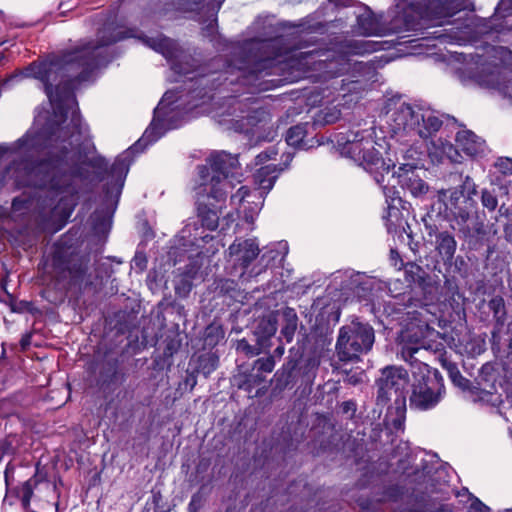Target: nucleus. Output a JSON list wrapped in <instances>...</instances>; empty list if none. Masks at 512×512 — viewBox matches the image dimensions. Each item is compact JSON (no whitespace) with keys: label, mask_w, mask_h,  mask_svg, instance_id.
<instances>
[{"label":"nucleus","mask_w":512,"mask_h":512,"mask_svg":"<svg viewBox=\"0 0 512 512\" xmlns=\"http://www.w3.org/2000/svg\"><path fill=\"white\" fill-rule=\"evenodd\" d=\"M308 123H301L289 128L286 133V143L295 148L304 147V139L307 135Z\"/></svg>","instance_id":"bb28decb"},{"label":"nucleus","mask_w":512,"mask_h":512,"mask_svg":"<svg viewBox=\"0 0 512 512\" xmlns=\"http://www.w3.org/2000/svg\"><path fill=\"white\" fill-rule=\"evenodd\" d=\"M131 266L138 272H143L147 266V258L145 254L142 252H136L135 256L132 259Z\"/></svg>","instance_id":"a19ab883"},{"label":"nucleus","mask_w":512,"mask_h":512,"mask_svg":"<svg viewBox=\"0 0 512 512\" xmlns=\"http://www.w3.org/2000/svg\"><path fill=\"white\" fill-rule=\"evenodd\" d=\"M443 474H445L444 469H437V470L434 472V475H433L432 480H433V481L440 480V479L442 478V475H443Z\"/></svg>","instance_id":"13d9d810"},{"label":"nucleus","mask_w":512,"mask_h":512,"mask_svg":"<svg viewBox=\"0 0 512 512\" xmlns=\"http://www.w3.org/2000/svg\"><path fill=\"white\" fill-rule=\"evenodd\" d=\"M238 169V156L226 151L212 152L207 165L198 166L199 183L195 191L200 225L196 222L187 223L179 234L180 248L189 253V258H209L223 246L206 230L217 229L219 214L228 193L234 188L233 179Z\"/></svg>","instance_id":"7ed1b4c3"},{"label":"nucleus","mask_w":512,"mask_h":512,"mask_svg":"<svg viewBox=\"0 0 512 512\" xmlns=\"http://www.w3.org/2000/svg\"><path fill=\"white\" fill-rule=\"evenodd\" d=\"M66 2V0H62L61 3H60V8H63L64 6V3Z\"/></svg>","instance_id":"338daca9"},{"label":"nucleus","mask_w":512,"mask_h":512,"mask_svg":"<svg viewBox=\"0 0 512 512\" xmlns=\"http://www.w3.org/2000/svg\"><path fill=\"white\" fill-rule=\"evenodd\" d=\"M289 252L288 243L284 240L270 243L263 247L262 254L253 264L252 275H261L268 269L280 268Z\"/></svg>","instance_id":"a211bd4d"},{"label":"nucleus","mask_w":512,"mask_h":512,"mask_svg":"<svg viewBox=\"0 0 512 512\" xmlns=\"http://www.w3.org/2000/svg\"><path fill=\"white\" fill-rule=\"evenodd\" d=\"M277 154L278 151L274 147H270L256 156L255 165L264 164L266 161L275 158Z\"/></svg>","instance_id":"79ce46f5"},{"label":"nucleus","mask_w":512,"mask_h":512,"mask_svg":"<svg viewBox=\"0 0 512 512\" xmlns=\"http://www.w3.org/2000/svg\"><path fill=\"white\" fill-rule=\"evenodd\" d=\"M262 325H264V333L267 336H272L277 331L276 321L272 318H269L267 320H263Z\"/></svg>","instance_id":"49530a36"},{"label":"nucleus","mask_w":512,"mask_h":512,"mask_svg":"<svg viewBox=\"0 0 512 512\" xmlns=\"http://www.w3.org/2000/svg\"><path fill=\"white\" fill-rule=\"evenodd\" d=\"M457 189L464 191L465 200H471V202H473L474 209L476 210L477 209V201L475 198L478 195V191H477V185L475 184L473 179L469 176H466L462 185Z\"/></svg>","instance_id":"473e14b6"},{"label":"nucleus","mask_w":512,"mask_h":512,"mask_svg":"<svg viewBox=\"0 0 512 512\" xmlns=\"http://www.w3.org/2000/svg\"><path fill=\"white\" fill-rule=\"evenodd\" d=\"M481 203L489 211H494L498 206L497 197L487 189H483L481 192Z\"/></svg>","instance_id":"4c0bfd02"},{"label":"nucleus","mask_w":512,"mask_h":512,"mask_svg":"<svg viewBox=\"0 0 512 512\" xmlns=\"http://www.w3.org/2000/svg\"><path fill=\"white\" fill-rule=\"evenodd\" d=\"M396 417L392 420V426L397 431H403L406 413V403L404 404L403 412L400 410V405H395Z\"/></svg>","instance_id":"ea45409f"},{"label":"nucleus","mask_w":512,"mask_h":512,"mask_svg":"<svg viewBox=\"0 0 512 512\" xmlns=\"http://www.w3.org/2000/svg\"><path fill=\"white\" fill-rule=\"evenodd\" d=\"M354 31L362 36H385L384 14H375L369 7L356 19Z\"/></svg>","instance_id":"6ab92c4d"},{"label":"nucleus","mask_w":512,"mask_h":512,"mask_svg":"<svg viewBox=\"0 0 512 512\" xmlns=\"http://www.w3.org/2000/svg\"><path fill=\"white\" fill-rule=\"evenodd\" d=\"M198 60L190 55V59L183 63V68L189 70L188 74H177L179 77L183 76L187 78L189 81H200L201 85H207V82H204V78L209 75L207 67L209 65H199Z\"/></svg>","instance_id":"a878e982"},{"label":"nucleus","mask_w":512,"mask_h":512,"mask_svg":"<svg viewBox=\"0 0 512 512\" xmlns=\"http://www.w3.org/2000/svg\"><path fill=\"white\" fill-rule=\"evenodd\" d=\"M144 43L154 51L162 54L170 63L175 74H188L190 71L183 68V63L190 59V55L177 48L176 43L164 36L146 38Z\"/></svg>","instance_id":"dca6fc26"},{"label":"nucleus","mask_w":512,"mask_h":512,"mask_svg":"<svg viewBox=\"0 0 512 512\" xmlns=\"http://www.w3.org/2000/svg\"><path fill=\"white\" fill-rule=\"evenodd\" d=\"M512 9V0H500L496 7V14H501V10L507 11Z\"/></svg>","instance_id":"8fccbe9b"},{"label":"nucleus","mask_w":512,"mask_h":512,"mask_svg":"<svg viewBox=\"0 0 512 512\" xmlns=\"http://www.w3.org/2000/svg\"><path fill=\"white\" fill-rule=\"evenodd\" d=\"M383 194L386 198V203L392 201V198H400L397 194L398 192L394 187L382 186Z\"/></svg>","instance_id":"09e8293b"},{"label":"nucleus","mask_w":512,"mask_h":512,"mask_svg":"<svg viewBox=\"0 0 512 512\" xmlns=\"http://www.w3.org/2000/svg\"><path fill=\"white\" fill-rule=\"evenodd\" d=\"M33 199L26 195L16 197L12 201L11 214L14 217L22 216L28 213L33 206Z\"/></svg>","instance_id":"7c9ffc66"},{"label":"nucleus","mask_w":512,"mask_h":512,"mask_svg":"<svg viewBox=\"0 0 512 512\" xmlns=\"http://www.w3.org/2000/svg\"><path fill=\"white\" fill-rule=\"evenodd\" d=\"M236 350L245 353L247 356H256L260 354L258 347L252 346L246 339H241L237 342Z\"/></svg>","instance_id":"58836bf2"},{"label":"nucleus","mask_w":512,"mask_h":512,"mask_svg":"<svg viewBox=\"0 0 512 512\" xmlns=\"http://www.w3.org/2000/svg\"><path fill=\"white\" fill-rule=\"evenodd\" d=\"M512 61V51L499 46L486 50L485 55H471L469 65H474L475 71L458 69L457 75L463 84L470 81L479 86L494 89L504 97L512 100V72L506 65ZM468 70H472L471 67Z\"/></svg>","instance_id":"0eeeda50"},{"label":"nucleus","mask_w":512,"mask_h":512,"mask_svg":"<svg viewBox=\"0 0 512 512\" xmlns=\"http://www.w3.org/2000/svg\"><path fill=\"white\" fill-rule=\"evenodd\" d=\"M179 99L177 91H167L154 109L152 122L142 137L116 157L110 169L109 180L104 188L103 206L92 215L94 230L102 232L111 227L112 217L117 209L127 174L135 156L156 142L168 130L177 129L183 125L184 114L179 110L180 104H177Z\"/></svg>","instance_id":"20e7f679"},{"label":"nucleus","mask_w":512,"mask_h":512,"mask_svg":"<svg viewBox=\"0 0 512 512\" xmlns=\"http://www.w3.org/2000/svg\"><path fill=\"white\" fill-rule=\"evenodd\" d=\"M285 352V348L283 345H280L278 346L275 350H274V354L277 356V357H282L283 354Z\"/></svg>","instance_id":"bf43d9fd"},{"label":"nucleus","mask_w":512,"mask_h":512,"mask_svg":"<svg viewBox=\"0 0 512 512\" xmlns=\"http://www.w3.org/2000/svg\"><path fill=\"white\" fill-rule=\"evenodd\" d=\"M284 167L278 169L277 165L269 164L260 167L254 175L257 188L250 190L246 186H241L235 194L231 195L230 204L238 213H243L245 220L252 223L258 213L261 211L265 196L274 187V184L280 174L293 159V154H284Z\"/></svg>","instance_id":"9d476101"},{"label":"nucleus","mask_w":512,"mask_h":512,"mask_svg":"<svg viewBox=\"0 0 512 512\" xmlns=\"http://www.w3.org/2000/svg\"><path fill=\"white\" fill-rule=\"evenodd\" d=\"M277 136V130L271 126L267 128L265 134H259L258 139L263 142H272Z\"/></svg>","instance_id":"de8ad7c7"},{"label":"nucleus","mask_w":512,"mask_h":512,"mask_svg":"<svg viewBox=\"0 0 512 512\" xmlns=\"http://www.w3.org/2000/svg\"><path fill=\"white\" fill-rule=\"evenodd\" d=\"M38 483L36 476L25 481L18 490V496L21 500L22 506L27 509L30 505L33 496L34 488Z\"/></svg>","instance_id":"c756f323"},{"label":"nucleus","mask_w":512,"mask_h":512,"mask_svg":"<svg viewBox=\"0 0 512 512\" xmlns=\"http://www.w3.org/2000/svg\"><path fill=\"white\" fill-rule=\"evenodd\" d=\"M254 368L261 373H271L275 368V360L273 356L259 358L254 362Z\"/></svg>","instance_id":"e433bc0d"},{"label":"nucleus","mask_w":512,"mask_h":512,"mask_svg":"<svg viewBox=\"0 0 512 512\" xmlns=\"http://www.w3.org/2000/svg\"><path fill=\"white\" fill-rule=\"evenodd\" d=\"M224 2L225 0H164L162 13H188L198 20H209L206 30L212 33Z\"/></svg>","instance_id":"4468645a"},{"label":"nucleus","mask_w":512,"mask_h":512,"mask_svg":"<svg viewBox=\"0 0 512 512\" xmlns=\"http://www.w3.org/2000/svg\"><path fill=\"white\" fill-rule=\"evenodd\" d=\"M339 105H341L340 102L336 106L320 110L315 116V123L318 125H329L337 122L341 117Z\"/></svg>","instance_id":"c85d7f7f"},{"label":"nucleus","mask_w":512,"mask_h":512,"mask_svg":"<svg viewBox=\"0 0 512 512\" xmlns=\"http://www.w3.org/2000/svg\"><path fill=\"white\" fill-rule=\"evenodd\" d=\"M282 318L283 322L280 335L287 343H290L294 338L298 326V316L293 308L286 307L282 312Z\"/></svg>","instance_id":"393cba45"},{"label":"nucleus","mask_w":512,"mask_h":512,"mask_svg":"<svg viewBox=\"0 0 512 512\" xmlns=\"http://www.w3.org/2000/svg\"><path fill=\"white\" fill-rule=\"evenodd\" d=\"M239 108H240V102H239V101H237V100H235V99H231V100L229 101V109H233V112H228V113H227V116H232V115H234V114H235V112H236L237 110H239Z\"/></svg>","instance_id":"603ef678"},{"label":"nucleus","mask_w":512,"mask_h":512,"mask_svg":"<svg viewBox=\"0 0 512 512\" xmlns=\"http://www.w3.org/2000/svg\"><path fill=\"white\" fill-rule=\"evenodd\" d=\"M385 109L383 127L391 138L409 145L403 152L405 163H415L417 168H421L424 151L418 143H427L442 127L443 121L438 112L425 103L401 100H389Z\"/></svg>","instance_id":"423d86ee"},{"label":"nucleus","mask_w":512,"mask_h":512,"mask_svg":"<svg viewBox=\"0 0 512 512\" xmlns=\"http://www.w3.org/2000/svg\"><path fill=\"white\" fill-rule=\"evenodd\" d=\"M28 345H29V337L27 336V337L22 338V340H21L22 348H26Z\"/></svg>","instance_id":"e2e57ef3"},{"label":"nucleus","mask_w":512,"mask_h":512,"mask_svg":"<svg viewBox=\"0 0 512 512\" xmlns=\"http://www.w3.org/2000/svg\"><path fill=\"white\" fill-rule=\"evenodd\" d=\"M319 367V361L315 358H311L307 361L304 371V376L308 380H313L316 376V371Z\"/></svg>","instance_id":"37998d69"},{"label":"nucleus","mask_w":512,"mask_h":512,"mask_svg":"<svg viewBox=\"0 0 512 512\" xmlns=\"http://www.w3.org/2000/svg\"><path fill=\"white\" fill-rule=\"evenodd\" d=\"M9 215L10 212L6 208L0 206V220L6 218Z\"/></svg>","instance_id":"052dcab7"},{"label":"nucleus","mask_w":512,"mask_h":512,"mask_svg":"<svg viewBox=\"0 0 512 512\" xmlns=\"http://www.w3.org/2000/svg\"><path fill=\"white\" fill-rule=\"evenodd\" d=\"M503 512H512V509H506L505 511Z\"/></svg>","instance_id":"774afa93"},{"label":"nucleus","mask_w":512,"mask_h":512,"mask_svg":"<svg viewBox=\"0 0 512 512\" xmlns=\"http://www.w3.org/2000/svg\"><path fill=\"white\" fill-rule=\"evenodd\" d=\"M489 370H492L489 365H484L482 367L480 375L481 380L478 382L481 387L477 389L475 395L476 400L496 407L500 405L503 400L501 395L497 392L495 376L493 373H489Z\"/></svg>","instance_id":"aec40b11"},{"label":"nucleus","mask_w":512,"mask_h":512,"mask_svg":"<svg viewBox=\"0 0 512 512\" xmlns=\"http://www.w3.org/2000/svg\"><path fill=\"white\" fill-rule=\"evenodd\" d=\"M436 244L438 253L444 263L451 264L457 249V242L454 236L449 232H441L436 237Z\"/></svg>","instance_id":"5701e85b"},{"label":"nucleus","mask_w":512,"mask_h":512,"mask_svg":"<svg viewBox=\"0 0 512 512\" xmlns=\"http://www.w3.org/2000/svg\"><path fill=\"white\" fill-rule=\"evenodd\" d=\"M422 345L417 340L413 344L405 343L401 348V358L412 369L414 382L409 398L412 409L426 411L434 408L445 394L443 377L437 369L431 368L414 355L419 353Z\"/></svg>","instance_id":"6e6552de"},{"label":"nucleus","mask_w":512,"mask_h":512,"mask_svg":"<svg viewBox=\"0 0 512 512\" xmlns=\"http://www.w3.org/2000/svg\"><path fill=\"white\" fill-rule=\"evenodd\" d=\"M496 168L504 175L512 174V159L511 158H499L495 164Z\"/></svg>","instance_id":"c03bdc74"},{"label":"nucleus","mask_w":512,"mask_h":512,"mask_svg":"<svg viewBox=\"0 0 512 512\" xmlns=\"http://www.w3.org/2000/svg\"><path fill=\"white\" fill-rule=\"evenodd\" d=\"M438 199L443 203L447 217L456 222L460 230L467 229V223L476 210L471 200H465L464 191L457 188L441 190Z\"/></svg>","instance_id":"2eb2a0df"},{"label":"nucleus","mask_w":512,"mask_h":512,"mask_svg":"<svg viewBox=\"0 0 512 512\" xmlns=\"http://www.w3.org/2000/svg\"><path fill=\"white\" fill-rule=\"evenodd\" d=\"M239 118L222 119L220 123H230L231 128L237 132L249 133L251 127L255 126L256 116L248 113L247 115L238 116Z\"/></svg>","instance_id":"cd10ccee"},{"label":"nucleus","mask_w":512,"mask_h":512,"mask_svg":"<svg viewBox=\"0 0 512 512\" xmlns=\"http://www.w3.org/2000/svg\"><path fill=\"white\" fill-rule=\"evenodd\" d=\"M237 287V283L234 279H220L217 282V289H219L221 292L229 293L231 291H234Z\"/></svg>","instance_id":"a18cd8bd"},{"label":"nucleus","mask_w":512,"mask_h":512,"mask_svg":"<svg viewBox=\"0 0 512 512\" xmlns=\"http://www.w3.org/2000/svg\"><path fill=\"white\" fill-rule=\"evenodd\" d=\"M466 494L468 497H469V500H470V510L474 511V512H492L491 509L485 505L482 501H480L477 497H475L474 495H472L468 489L466 488H463L461 492H458L457 493V496H462Z\"/></svg>","instance_id":"f704fd0d"},{"label":"nucleus","mask_w":512,"mask_h":512,"mask_svg":"<svg viewBox=\"0 0 512 512\" xmlns=\"http://www.w3.org/2000/svg\"><path fill=\"white\" fill-rule=\"evenodd\" d=\"M447 370L449 373V377L451 381L458 387L462 389L468 388L469 380L462 376L460 371L458 370L455 364L449 363L447 365Z\"/></svg>","instance_id":"72a5a7b5"},{"label":"nucleus","mask_w":512,"mask_h":512,"mask_svg":"<svg viewBox=\"0 0 512 512\" xmlns=\"http://www.w3.org/2000/svg\"><path fill=\"white\" fill-rule=\"evenodd\" d=\"M421 168L415 163H401L393 176L400 187L415 198H421L429 191V185L420 176Z\"/></svg>","instance_id":"f3484780"},{"label":"nucleus","mask_w":512,"mask_h":512,"mask_svg":"<svg viewBox=\"0 0 512 512\" xmlns=\"http://www.w3.org/2000/svg\"><path fill=\"white\" fill-rule=\"evenodd\" d=\"M98 37L97 42L50 55L24 68L23 77L41 82L52 115L39 113L33 128L22 138L0 145V157L12 156L4 180L12 179L18 188L29 186L47 192L57 202L52 213L61 220H67L77 205L80 164L95 150L73 90L93 81L96 71L109 62L108 46L129 35L107 24Z\"/></svg>","instance_id":"f257e3e1"},{"label":"nucleus","mask_w":512,"mask_h":512,"mask_svg":"<svg viewBox=\"0 0 512 512\" xmlns=\"http://www.w3.org/2000/svg\"><path fill=\"white\" fill-rule=\"evenodd\" d=\"M485 339L481 336H471L466 345V350L472 355H479L485 351Z\"/></svg>","instance_id":"c9c22d12"},{"label":"nucleus","mask_w":512,"mask_h":512,"mask_svg":"<svg viewBox=\"0 0 512 512\" xmlns=\"http://www.w3.org/2000/svg\"><path fill=\"white\" fill-rule=\"evenodd\" d=\"M401 203V198H392V201L388 202L387 209L382 216L388 232L395 231L397 227L402 225L403 214L399 208Z\"/></svg>","instance_id":"b1692460"},{"label":"nucleus","mask_w":512,"mask_h":512,"mask_svg":"<svg viewBox=\"0 0 512 512\" xmlns=\"http://www.w3.org/2000/svg\"><path fill=\"white\" fill-rule=\"evenodd\" d=\"M200 505V496L193 495L191 501L189 503V508L191 511H196Z\"/></svg>","instance_id":"3c124183"},{"label":"nucleus","mask_w":512,"mask_h":512,"mask_svg":"<svg viewBox=\"0 0 512 512\" xmlns=\"http://www.w3.org/2000/svg\"><path fill=\"white\" fill-rule=\"evenodd\" d=\"M329 1L336 6H348L351 2V0H329Z\"/></svg>","instance_id":"6e6d98bb"},{"label":"nucleus","mask_w":512,"mask_h":512,"mask_svg":"<svg viewBox=\"0 0 512 512\" xmlns=\"http://www.w3.org/2000/svg\"><path fill=\"white\" fill-rule=\"evenodd\" d=\"M348 381L355 385V384L360 382V378L358 376H356V375H353V376L348 378Z\"/></svg>","instance_id":"680f3d73"},{"label":"nucleus","mask_w":512,"mask_h":512,"mask_svg":"<svg viewBox=\"0 0 512 512\" xmlns=\"http://www.w3.org/2000/svg\"><path fill=\"white\" fill-rule=\"evenodd\" d=\"M456 142L462 151L470 157L484 153L485 142L470 130H461L456 135Z\"/></svg>","instance_id":"4be33fe9"},{"label":"nucleus","mask_w":512,"mask_h":512,"mask_svg":"<svg viewBox=\"0 0 512 512\" xmlns=\"http://www.w3.org/2000/svg\"><path fill=\"white\" fill-rule=\"evenodd\" d=\"M374 329L367 323L352 321L339 329L335 351L341 362H354L374 344Z\"/></svg>","instance_id":"9b49d317"},{"label":"nucleus","mask_w":512,"mask_h":512,"mask_svg":"<svg viewBox=\"0 0 512 512\" xmlns=\"http://www.w3.org/2000/svg\"><path fill=\"white\" fill-rule=\"evenodd\" d=\"M439 485H440V487H439V488H435L434 490H436V491H441V492H442V491H443V489H442V487H441V485H442V484H439Z\"/></svg>","instance_id":"69168bd1"},{"label":"nucleus","mask_w":512,"mask_h":512,"mask_svg":"<svg viewBox=\"0 0 512 512\" xmlns=\"http://www.w3.org/2000/svg\"><path fill=\"white\" fill-rule=\"evenodd\" d=\"M400 261L402 263V260L400 259V256L397 251L391 250V261L394 262V265L397 266V261Z\"/></svg>","instance_id":"4d7b16f0"},{"label":"nucleus","mask_w":512,"mask_h":512,"mask_svg":"<svg viewBox=\"0 0 512 512\" xmlns=\"http://www.w3.org/2000/svg\"><path fill=\"white\" fill-rule=\"evenodd\" d=\"M341 155L350 158L371 174L377 184L382 185L390 165L383 159L387 143L384 138L376 139L375 127L350 131L344 142L337 140Z\"/></svg>","instance_id":"1a4fd4ad"},{"label":"nucleus","mask_w":512,"mask_h":512,"mask_svg":"<svg viewBox=\"0 0 512 512\" xmlns=\"http://www.w3.org/2000/svg\"><path fill=\"white\" fill-rule=\"evenodd\" d=\"M416 326L419 329V331L421 333V336H423L424 330H428L429 329L428 322L425 321V320H419V323Z\"/></svg>","instance_id":"5fc2aeb1"},{"label":"nucleus","mask_w":512,"mask_h":512,"mask_svg":"<svg viewBox=\"0 0 512 512\" xmlns=\"http://www.w3.org/2000/svg\"><path fill=\"white\" fill-rule=\"evenodd\" d=\"M337 274L339 276H346V277H349L350 279H353L354 277L358 278L361 276V274L359 272H354V271H350V270H347V271H344V272H337Z\"/></svg>","instance_id":"864d4df0"},{"label":"nucleus","mask_w":512,"mask_h":512,"mask_svg":"<svg viewBox=\"0 0 512 512\" xmlns=\"http://www.w3.org/2000/svg\"><path fill=\"white\" fill-rule=\"evenodd\" d=\"M283 38L245 41L241 51L245 54L238 64L229 63L215 80H229L241 85L258 86L262 75L274 73L277 65L289 60L288 66L296 68L300 76L314 82H326L348 73L352 68L350 57L364 56L388 49V41L352 39L335 44L325 50L293 52L288 56L282 51Z\"/></svg>","instance_id":"f03ea898"},{"label":"nucleus","mask_w":512,"mask_h":512,"mask_svg":"<svg viewBox=\"0 0 512 512\" xmlns=\"http://www.w3.org/2000/svg\"><path fill=\"white\" fill-rule=\"evenodd\" d=\"M260 249L257 240L237 238L229 246L227 254V274L242 282H248L257 275L250 272L253 264L259 259Z\"/></svg>","instance_id":"f8f14e48"},{"label":"nucleus","mask_w":512,"mask_h":512,"mask_svg":"<svg viewBox=\"0 0 512 512\" xmlns=\"http://www.w3.org/2000/svg\"><path fill=\"white\" fill-rule=\"evenodd\" d=\"M464 8V0H394V6L384 14L385 36L409 31L424 35L430 27L456 25L449 32L437 30L432 34L442 43L461 45L472 32L474 16L454 21L451 18Z\"/></svg>","instance_id":"39448f33"},{"label":"nucleus","mask_w":512,"mask_h":512,"mask_svg":"<svg viewBox=\"0 0 512 512\" xmlns=\"http://www.w3.org/2000/svg\"><path fill=\"white\" fill-rule=\"evenodd\" d=\"M489 310L498 324H503L506 317V309L504 299L500 296L493 297L488 303Z\"/></svg>","instance_id":"2f4dec72"},{"label":"nucleus","mask_w":512,"mask_h":512,"mask_svg":"<svg viewBox=\"0 0 512 512\" xmlns=\"http://www.w3.org/2000/svg\"><path fill=\"white\" fill-rule=\"evenodd\" d=\"M408 314H417V315L422 316V312H418V311L409 312Z\"/></svg>","instance_id":"0e129e2a"},{"label":"nucleus","mask_w":512,"mask_h":512,"mask_svg":"<svg viewBox=\"0 0 512 512\" xmlns=\"http://www.w3.org/2000/svg\"><path fill=\"white\" fill-rule=\"evenodd\" d=\"M430 143L427 144V153L432 161L444 162L448 160L452 163H460L462 156L458 149L449 141L441 137L434 140L429 139Z\"/></svg>","instance_id":"412c9836"},{"label":"nucleus","mask_w":512,"mask_h":512,"mask_svg":"<svg viewBox=\"0 0 512 512\" xmlns=\"http://www.w3.org/2000/svg\"><path fill=\"white\" fill-rule=\"evenodd\" d=\"M376 383L378 387L377 404L386 405L394 395L395 405H400V410L403 412L409 385L408 372L402 367L387 366L381 370V377Z\"/></svg>","instance_id":"ddd939ff"}]
</instances>
